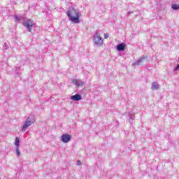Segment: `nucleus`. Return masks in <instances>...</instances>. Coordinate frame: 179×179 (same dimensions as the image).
Here are the masks:
<instances>
[{
  "label": "nucleus",
  "instance_id": "nucleus-11",
  "mask_svg": "<svg viewBox=\"0 0 179 179\" xmlns=\"http://www.w3.org/2000/svg\"><path fill=\"white\" fill-rule=\"evenodd\" d=\"M15 148H20V139H19V137L15 138Z\"/></svg>",
  "mask_w": 179,
  "mask_h": 179
},
{
  "label": "nucleus",
  "instance_id": "nucleus-1",
  "mask_svg": "<svg viewBox=\"0 0 179 179\" xmlns=\"http://www.w3.org/2000/svg\"><path fill=\"white\" fill-rule=\"evenodd\" d=\"M66 15L71 22H73V23H79V17H80L79 10H76L73 7H71L67 10Z\"/></svg>",
  "mask_w": 179,
  "mask_h": 179
},
{
  "label": "nucleus",
  "instance_id": "nucleus-6",
  "mask_svg": "<svg viewBox=\"0 0 179 179\" xmlns=\"http://www.w3.org/2000/svg\"><path fill=\"white\" fill-rule=\"evenodd\" d=\"M73 85H76V87H80L85 85V82H83L82 80H78V79H73L72 80Z\"/></svg>",
  "mask_w": 179,
  "mask_h": 179
},
{
  "label": "nucleus",
  "instance_id": "nucleus-19",
  "mask_svg": "<svg viewBox=\"0 0 179 179\" xmlns=\"http://www.w3.org/2000/svg\"><path fill=\"white\" fill-rule=\"evenodd\" d=\"M131 13H132V12H129V13H128V15H131Z\"/></svg>",
  "mask_w": 179,
  "mask_h": 179
},
{
  "label": "nucleus",
  "instance_id": "nucleus-16",
  "mask_svg": "<svg viewBox=\"0 0 179 179\" xmlns=\"http://www.w3.org/2000/svg\"><path fill=\"white\" fill-rule=\"evenodd\" d=\"M133 121H134V119H132V116H129V122H130V124H132Z\"/></svg>",
  "mask_w": 179,
  "mask_h": 179
},
{
  "label": "nucleus",
  "instance_id": "nucleus-15",
  "mask_svg": "<svg viewBox=\"0 0 179 179\" xmlns=\"http://www.w3.org/2000/svg\"><path fill=\"white\" fill-rule=\"evenodd\" d=\"M178 69H179V64H177L176 67L173 69V72L178 71Z\"/></svg>",
  "mask_w": 179,
  "mask_h": 179
},
{
  "label": "nucleus",
  "instance_id": "nucleus-17",
  "mask_svg": "<svg viewBox=\"0 0 179 179\" xmlns=\"http://www.w3.org/2000/svg\"><path fill=\"white\" fill-rule=\"evenodd\" d=\"M82 162L80 160L77 161V166H80Z\"/></svg>",
  "mask_w": 179,
  "mask_h": 179
},
{
  "label": "nucleus",
  "instance_id": "nucleus-4",
  "mask_svg": "<svg viewBox=\"0 0 179 179\" xmlns=\"http://www.w3.org/2000/svg\"><path fill=\"white\" fill-rule=\"evenodd\" d=\"M32 124L33 122L30 120V117H28L22 127V132H26V129H27V128H29V127H30Z\"/></svg>",
  "mask_w": 179,
  "mask_h": 179
},
{
  "label": "nucleus",
  "instance_id": "nucleus-8",
  "mask_svg": "<svg viewBox=\"0 0 179 179\" xmlns=\"http://www.w3.org/2000/svg\"><path fill=\"white\" fill-rule=\"evenodd\" d=\"M81 99H82V96L78 94L71 96V100H73V101H79Z\"/></svg>",
  "mask_w": 179,
  "mask_h": 179
},
{
  "label": "nucleus",
  "instance_id": "nucleus-14",
  "mask_svg": "<svg viewBox=\"0 0 179 179\" xmlns=\"http://www.w3.org/2000/svg\"><path fill=\"white\" fill-rule=\"evenodd\" d=\"M15 19L16 22H20V17H19L17 15L15 16Z\"/></svg>",
  "mask_w": 179,
  "mask_h": 179
},
{
  "label": "nucleus",
  "instance_id": "nucleus-5",
  "mask_svg": "<svg viewBox=\"0 0 179 179\" xmlns=\"http://www.w3.org/2000/svg\"><path fill=\"white\" fill-rule=\"evenodd\" d=\"M72 139V136L68 134H64L61 136V141L63 143H68V142L71 141Z\"/></svg>",
  "mask_w": 179,
  "mask_h": 179
},
{
  "label": "nucleus",
  "instance_id": "nucleus-12",
  "mask_svg": "<svg viewBox=\"0 0 179 179\" xmlns=\"http://www.w3.org/2000/svg\"><path fill=\"white\" fill-rule=\"evenodd\" d=\"M171 8H172V9H173V10H178L179 5L178 4H172Z\"/></svg>",
  "mask_w": 179,
  "mask_h": 179
},
{
  "label": "nucleus",
  "instance_id": "nucleus-18",
  "mask_svg": "<svg viewBox=\"0 0 179 179\" xmlns=\"http://www.w3.org/2000/svg\"><path fill=\"white\" fill-rule=\"evenodd\" d=\"M104 38H108V34H104Z\"/></svg>",
  "mask_w": 179,
  "mask_h": 179
},
{
  "label": "nucleus",
  "instance_id": "nucleus-13",
  "mask_svg": "<svg viewBox=\"0 0 179 179\" xmlns=\"http://www.w3.org/2000/svg\"><path fill=\"white\" fill-rule=\"evenodd\" d=\"M15 152L17 157H19V156H20V150H19V147H15Z\"/></svg>",
  "mask_w": 179,
  "mask_h": 179
},
{
  "label": "nucleus",
  "instance_id": "nucleus-7",
  "mask_svg": "<svg viewBox=\"0 0 179 179\" xmlns=\"http://www.w3.org/2000/svg\"><path fill=\"white\" fill-rule=\"evenodd\" d=\"M145 59H146V57L143 56L141 57H140L136 62H135L134 63H133L131 65L132 66L135 67V66H139V65H141V64H142L143 62H144Z\"/></svg>",
  "mask_w": 179,
  "mask_h": 179
},
{
  "label": "nucleus",
  "instance_id": "nucleus-9",
  "mask_svg": "<svg viewBox=\"0 0 179 179\" xmlns=\"http://www.w3.org/2000/svg\"><path fill=\"white\" fill-rule=\"evenodd\" d=\"M152 90H157L158 89H160V85H159L158 82H153L151 85Z\"/></svg>",
  "mask_w": 179,
  "mask_h": 179
},
{
  "label": "nucleus",
  "instance_id": "nucleus-10",
  "mask_svg": "<svg viewBox=\"0 0 179 179\" xmlns=\"http://www.w3.org/2000/svg\"><path fill=\"white\" fill-rule=\"evenodd\" d=\"M117 51H124L125 50V43H120L117 45Z\"/></svg>",
  "mask_w": 179,
  "mask_h": 179
},
{
  "label": "nucleus",
  "instance_id": "nucleus-3",
  "mask_svg": "<svg viewBox=\"0 0 179 179\" xmlns=\"http://www.w3.org/2000/svg\"><path fill=\"white\" fill-rule=\"evenodd\" d=\"M24 27H26L28 31L31 32L34 27V21L33 20H27L22 23Z\"/></svg>",
  "mask_w": 179,
  "mask_h": 179
},
{
  "label": "nucleus",
  "instance_id": "nucleus-2",
  "mask_svg": "<svg viewBox=\"0 0 179 179\" xmlns=\"http://www.w3.org/2000/svg\"><path fill=\"white\" fill-rule=\"evenodd\" d=\"M93 41L96 47H102L103 38L101 37V34L97 31L94 34Z\"/></svg>",
  "mask_w": 179,
  "mask_h": 179
}]
</instances>
